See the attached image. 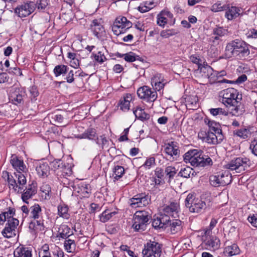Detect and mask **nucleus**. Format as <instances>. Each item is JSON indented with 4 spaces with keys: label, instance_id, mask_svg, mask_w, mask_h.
I'll return each instance as SVG.
<instances>
[{
    "label": "nucleus",
    "instance_id": "44",
    "mask_svg": "<svg viewBox=\"0 0 257 257\" xmlns=\"http://www.w3.org/2000/svg\"><path fill=\"white\" fill-rule=\"evenodd\" d=\"M24 173L22 172H19L15 173L14 174L16 178H17V184H18V186L22 187L23 190L24 189V186L27 182L26 178Z\"/></svg>",
    "mask_w": 257,
    "mask_h": 257
},
{
    "label": "nucleus",
    "instance_id": "26",
    "mask_svg": "<svg viewBox=\"0 0 257 257\" xmlns=\"http://www.w3.org/2000/svg\"><path fill=\"white\" fill-rule=\"evenodd\" d=\"M14 257H32V249L28 247H18L14 252Z\"/></svg>",
    "mask_w": 257,
    "mask_h": 257
},
{
    "label": "nucleus",
    "instance_id": "39",
    "mask_svg": "<svg viewBox=\"0 0 257 257\" xmlns=\"http://www.w3.org/2000/svg\"><path fill=\"white\" fill-rule=\"evenodd\" d=\"M176 173L177 170L174 167L172 166H167L165 170V174L166 175L165 178L168 179V182H170Z\"/></svg>",
    "mask_w": 257,
    "mask_h": 257
},
{
    "label": "nucleus",
    "instance_id": "62",
    "mask_svg": "<svg viewBox=\"0 0 257 257\" xmlns=\"http://www.w3.org/2000/svg\"><path fill=\"white\" fill-rule=\"evenodd\" d=\"M137 57L138 56H136L135 53L132 52H130L129 53H125L124 60L126 62H132L135 61L137 60Z\"/></svg>",
    "mask_w": 257,
    "mask_h": 257
},
{
    "label": "nucleus",
    "instance_id": "20",
    "mask_svg": "<svg viewBox=\"0 0 257 257\" xmlns=\"http://www.w3.org/2000/svg\"><path fill=\"white\" fill-rule=\"evenodd\" d=\"M173 19V15L168 10L162 11L157 16V24L160 26L164 27L169 21Z\"/></svg>",
    "mask_w": 257,
    "mask_h": 257
},
{
    "label": "nucleus",
    "instance_id": "57",
    "mask_svg": "<svg viewBox=\"0 0 257 257\" xmlns=\"http://www.w3.org/2000/svg\"><path fill=\"white\" fill-rule=\"evenodd\" d=\"M177 32L174 29L163 30L161 32L160 36L164 38H168L171 36L175 35Z\"/></svg>",
    "mask_w": 257,
    "mask_h": 257
},
{
    "label": "nucleus",
    "instance_id": "6",
    "mask_svg": "<svg viewBox=\"0 0 257 257\" xmlns=\"http://www.w3.org/2000/svg\"><path fill=\"white\" fill-rule=\"evenodd\" d=\"M250 161L247 158L238 157L231 160L225 165V167L230 170H235L237 173H241L250 166Z\"/></svg>",
    "mask_w": 257,
    "mask_h": 257
},
{
    "label": "nucleus",
    "instance_id": "54",
    "mask_svg": "<svg viewBox=\"0 0 257 257\" xmlns=\"http://www.w3.org/2000/svg\"><path fill=\"white\" fill-rule=\"evenodd\" d=\"M95 142L101 149H103L105 147H107L108 146V141L104 135L100 136V138L97 137Z\"/></svg>",
    "mask_w": 257,
    "mask_h": 257
},
{
    "label": "nucleus",
    "instance_id": "30",
    "mask_svg": "<svg viewBox=\"0 0 257 257\" xmlns=\"http://www.w3.org/2000/svg\"><path fill=\"white\" fill-rule=\"evenodd\" d=\"M205 123L208 125L209 131L208 132H212L216 134H222V130L220 128L219 123L214 120H211L208 118L204 119Z\"/></svg>",
    "mask_w": 257,
    "mask_h": 257
},
{
    "label": "nucleus",
    "instance_id": "42",
    "mask_svg": "<svg viewBox=\"0 0 257 257\" xmlns=\"http://www.w3.org/2000/svg\"><path fill=\"white\" fill-rule=\"evenodd\" d=\"M194 171L190 167H185L181 168L178 173V175L183 178H188L190 177V175H193Z\"/></svg>",
    "mask_w": 257,
    "mask_h": 257
},
{
    "label": "nucleus",
    "instance_id": "9",
    "mask_svg": "<svg viewBox=\"0 0 257 257\" xmlns=\"http://www.w3.org/2000/svg\"><path fill=\"white\" fill-rule=\"evenodd\" d=\"M132 27V23L124 17H119L116 18L112 26V30L116 35L124 33Z\"/></svg>",
    "mask_w": 257,
    "mask_h": 257
},
{
    "label": "nucleus",
    "instance_id": "47",
    "mask_svg": "<svg viewBox=\"0 0 257 257\" xmlns=\"http://www.w3.org/2000/svg\"><path fill=\"white\" fill-rule=\"evenodd\" d=\"M209 111L212 115L218 117L221 116H227L228 114V112L222 108H211Z\"/></svg>",
    "mask_w": 257,
    "mask_h": 257
},
{
    "label": "nucleus",
    "instance_id": "27",
    "mask_svg": "<svg viewBox=\"0 0 257 257\" xmlns=\"http://www.w3.org/2000/svg\"><path fill=\"white\" fill-rule=\"evenodd\" d=\"M73 234L70 228L66 224H61L58 228L57 237L66 239Z\"/></svg>",
    "mask_w": 257,
    "mask_h": 257
},
{
    "label": "nucleus",
    "instance_id": "10",
    "mask_svg": "<svg viewBox=\"0 0 257 257\" xmlns=\"http://www.w3.org/2000/svg\"><path fill=\"white\" fill-rule=\"evenodd\" d=\"M164 152L168 160H177L180 156V151L176 142L171 141L165 144Z\"/></svg>",
    "mask_w": 257,
    "mask_h": 257
},
{
    "label": "nucleus",
    "instance_id": "64",
    "mask_svg": "<svg viewBox=\"0 0 257 257\" xmlns=\"http://www.w3.org/2000/svg\"><path fill=\"white\" fill-rule=\"evenodd\" d=\"M249 149L253 155L257 156V140H254L251 142Z\"/></svg>",
    "mask_w": 257,
    "mask_h": 257
},
{
    "label": "nucleus",
    "instance_id": "34",
    "mask_svg": "<svg viewBox=\"0 0 257 257\" xmlns=\"http://www.w3.org/2000/svg\"><path fill=\"white\" fill-rule=\"evenodd\" d=\"M208 81L210 83H231V81L227 80L226 79H223L222 80H219L217 71H214L212 69V72L210 73L209 74L208 77H207Z\"/></svg>",
    "mask_w": 257,
    "mask_h": 257
},
{
    "label": "nucleus",
    "instance_id": "7",
    "mask_svg": "<svg viewBox=\"0 0 257 257\" xmlns=\"http://www.w3.org/2000/svg\"><path fill=\"white\" fill-rule=\"evenodd\" d=\"M210 183L214 187L224 186L231 182V176L228 172H219L210 177Z\"/></svg>",
    "mask_w": 257,
    "mask_h": 257
},
{
    "label": "nucleus",
    "instance_id": "14",
    "mask_svg": "<svg viewBox=\"0 0 257 257\" xmlns=\"http://www.w3.org/2000/svg\"><path fill=\"white\" fill-rule=\"evenodd\" d=\"M171 220L170 217L162 211L158 216L153 219L152 226L155 228H166Z\"/></svg>",
    "mask_w": 257,
    "mask_h": 257
},
{
    "label": "nucleus",
    "instance_id": "50",
    "mask_svg": "<svg viewBox=\"0 0 257 257\" xmlns=\"http://www.w3.org/2000/svg\"><path fill=\"white\" fill-rule=\"evenodd\" d=\"M124 173V169L123 167L117 165L113 168L112 176L114 179L118 180L122 176Z\"/></svg>",
    "mask_w": 257,
    "mask_h": 257
},
{
    "label": "nucleus",
    "instance_id": "48",
    "mask_svg": "<svg viewBox=\"0 0 257 257\" xmlns=\"http://www.w3.org/2000/svg\"><path fill=\"white\" fill-rule=\"evenodd\" d=\"M13 176L10 178L9 180H7L9 185L10 188H11L14 190V191L18 193H22L23 190L22 187H19L18 184H17L16 179L13 178Z\"/></svg>",
    "mask_w": 257,
    "mask_h": 257
},
{
    "label": "nucleus",
    "instance_id": "51",
    "mask_svg": "<svg viewBox=\"0 0 257 257\" xmlns=\"http://www.w3.org/2000/svg\"><path fill=\"white\" fill-rule=\"evenodd\" d=\"M67 72V66L64 65H59L55 66L54 69V73L56 76H59Z\"/></svg>",
    "mask_w": 257,
    "mask_h": 257
},
{
    "label": "nucleus",
    "instance_id": "15",
    "mask_svg": "<svg viewBox=\"0 0 257 257\" xmlns=\"http://www.w3.org/2000/svg\"><path fill=\"white\" fill-rule=\"evenodd\" d=\"M162 211L170 217H178L180 211L179 204L177 202H170L169 204H166L163 206Z\"/></svg>",
    "mask_w": 257,
    "mask_h": 257
},
{
    "label": "nucleus",
    "instance_id": "46",
    "mask_svg": "<svg viewBox=\"0 0 257 257\" xmlns=\"http://www.w3.org/2000/svg\"><path fill=\"white\" fill-rule=\"evenodd\" d=\"M198 102V99L196 95H190L187 98L186 105L190 109H194V107H197Z\"/></svg>",
    "mask_w": 257,
    "mask_h": 257
},
{
    "label": "nucleus",
    "instance_id": "19",
    "mask_svg": "<svg viewBox=\"0 0 257 257\" xmlns=\"http://www.w3.org/2000/svg\"><path fill=\"white\" fill-rule=\"evenodd\" d=\"M167 83L164 76L160 73L156 74L151 79V84L156 91L163 89Z\"/></svg>",
    "mask_w": 257,
    "mask_h": 257
},
{
    "label": "nucleus",
    "instance_id": "16",
    "mask_svg": "<svg viewBox=\"0 0 257 257\" xmlns=\"http://www.w3.org/2000/svg\"><path fill=\"white\" fill-rule=\"evenodd\" d=\"M34 4L31 2L28 4H24L20 6L17 7L15 12L19 17H26L30 15L34 10Z\"/></svg>",
    "mask_w": 257,
    "mask_h": 257
},
{
    "label": "nucleus",
    "instance_id": "63",
    "mask_svg": "<svg viewBox=\"0 0 257 257\" xmlns=\"http://www.w3.org/2000/svg\"><path fill=\"white\" fill-rule=\"evenodd\" d=\"M43 249L39 253V257H52L51 253L49 251V247L44 246Z\"/></svg>",
    "mask_w": 257,
    "mask_h": 257
},
{
    "label": "nucleus",
    "instance_id": "29",
    "mask_svg": "<svg viewBox=\"0 0 257 257\" xmlns=\"http://www.w3.org/2000/svg\"><path fill=\"white\" fill-rule=\"evenodd\" d=\"M132 99L133 96L131 94H125L123 98H122L119 101V105L120 109L124 111L129 110L130 102Z\"/></svg>",
    "mask_w": 257,
    "mask_h": 257
},
{
    "label": "nucleus",
    "instance_id": "61",
    "mask_svg": "<svg viewBox=\"0 0 257 257\" xmlns=\"http://www.w3.org/2000/svg\"><path fill=\"white\" fill-rule=\"evenodd\" d=\"M190 61L198 65V68L202 66V60L197 54L192 55L190 57Z\"/></svg>",
    "mask_w": 257,
    "mask_h": 257
},
{
    "label": "nucleus",
    "instance_id": "37",
    "mask_svg": "<svg viewBox=\"0 0 257 257\" xmlns=\"http://www.w3.org/2000/svg\"><path fill=\"white\" fill-rule=\"evenodd\" d=\"M233 134L234 136L239 137L241 139H246L249 137L250 132L248 128L243 127L234 130Z\"/></svg>",
    "mask_w": 257,
    "mask_h": 257
},
{
    "label": "nucleus",
    "instance_id": "24",
    "mask_svg": "<svg viewBox=\"0 0 257 257\" xmlns=\"http://www.w3.org/2000/svg\"><path fill=\"white\" fill-rule=\"evenodd\" d=\"M49 117L51 123H55L57 126H65L68 124V121L62 114L52 113Z\"/></svg>",
    "mask_w": 257,
    "mask_h": 257
},
{
    "label": "nucleus",
    "instance_id": "41",
    "mask_svg": "<svg viewBox=\"0 0 257 257\" xmlns=\"http://www.w3.org/2000/svg\"><path fill=\"white\" fill-rule=\"evenodd\" d=\"M58 214L59 216L68 219L69 218L70 215L68 213V208L67 206L59 205L58 206Z\"/></svg>",
    "mask_w": 257,
    "mask_h": 257
},
{
    "label": "nucleus",
    "instance_id": "52",
    "mask_svg": "<svg viewBox=\"0 0 257 257\" xmlns=\"http://www.w3.org/2000/svg\"><path fill=\"white\" fill-rule=\"evenodd\" d=\"M200 69V72L201 74V76L204 78H207L209 74L212 72V68L208 65L205 66H201Z\"/></svg>",
    "mask_w": 257,
    "mask_h": 257
},
{
    "label": "nucleus",
    "instance_id": "3",
    "mask_svg": "<svg viewBox=\"0 0 257 257\" xmlns=\"http://www.w3.org/2000/svg\"><path fill=\"white\" fill-rule=\"evenodd\" d=\"M184 160L186 163H190L192 166L204 167L211 166L213 164L211 159L204 154L202 152L197 150H190L184 155Z\"/></svg>",
    "mask_w": 257,
    "mask_h": 257
},
{
    "label": "nucleus",
    "instance_id": "1",
    "mask_svg": "<svg viewBox=\"0 0 257 257\" xmlns=\"http://www.w3.org/2000/svg\"><path fill=\"white\" fill-rule=\"evenodd\" d=\"M249 45L244 41L236 39L226 44L225 49V57L230 58L245 59L250 54Z\"/></svg>",
    "mask_w": 257,
    "mask_h": 257
},
{
    "label": "nucleus",
    "instance_id": "17",
    "mask_svg": "<svg viewBox=\"0 0 257 257\" xmlns=\"http://www.w3.org/2000/svg\"><path fill=\"white\" fill-rule=\"evenodd\" d=\"M202 141L208 144L215 145L221 143L224 139L222 134H216L212 132L205 133V136L201 138Z\"/></svg>",
    "mask_w": 257,
    "mask_h": 257
},
{
    "label": "nucleus",
    "instance_id": "13",
    "mask_svg": "<svg viewBox=\"0 0 257 257\" xmlns=\"http://www.w3.org/2000/svg\"><path fill=\"white\" fill-rule=\"evenodd\" d=\"M19 221L14 217L9 218L2 233L6 238H10L16 235V229L19 225Z\"/></svg>",
    "mask_w": 257,
    "mask_h": 257
},
{
    "label": "nucleus",
    "instance_id": "60",
    "mask_svg": "<svg viewBox=\"0 0 257 257\" xmlns=\"http://www.w3.org/2000/svg\"><path fill=\"white\" fill-rule=\"evenodd\" d=\"M30 93V97L32 101H35L37 99V97L39 95V92L36 86H32L30 87L29 90Z\"/></svg>",
    "mask_w": 257,
    "mask_h": 257
},
{
    "label": "nucleus",
    "instance_id": "11",
    "mask_svg": "<svg viewBox=\"0 0 257 257\" xmlns=\"http://www.w3.org/2000/svg\"><path fill=\"white\" fill-rule=\"evenodd\" d=\"M137 94L140 98L147 102H154L158 97L156 91L146 85L141 87L138 89Z\"/></svg>",
    "mask_w": 257,
    "mask_h": 257
},
{
    "label": "nucleus",
    "instance_id": "45",
    "mask_svg": "<svg viewBox=\"0 0 257 257\" xmlns=\"http://www.w3.org/2000/svg\"><path fill=\"white\" fill-rule=\"evenodd\" d=\"M227 30L221 27H216L213 30V34L216 35L214 38V40H218L219 37H222L226 34Z\"/></svg>",
    "mask_w": 257,
    "mask_h": 257
},
{
    "label": "nucleus",
    "instance_id": "59",
    "mask_svg": "<svg viewBox=\"0 0 257 257\" xmlns=\"http://www.w3.org/2000/svg\"><path fill=\"white\" fill-rule=\"evenodd\" d=\"M60 169L63 176H70L72 174L71 166L69 164H63Z\"/></svg>",
    "mask_w": 257,
    "mask_h": 257
},
{
    "label": "nucleus",
    "instance_id": "33",
    "mask_svg": "<svg viewBox=\"0 0 257 257\" xmlns=\"http://www.w3.org/2000/svg\"><path fill=\"white\" fill-rule=\"evenodd\" d=\"M225 17L228 20H231L237 18L240 14V10L239 8L232 6L228 7L226 10Z\"/></svg>",
    "mask_w": 257,
    "mask_h": 257
},
{
    "label": "nucleus",
    "instance_id": "28",
    "mask_svg": "<svg viewBox=\"0 0 257 257\" xmlns=\"http://www.w3.org/2000/svg\"><path fill=\"white\" fill-rule=\"evenodd\" d=\"M168 227H169L171 234H176L182 230V222L179 219H172L170 222Z\"/></svg>",
    "mask_w": 257,
    "mask_h": 257
},
{
    "label": "nucleus",
    "instance_id": "12",
    "mask_svg": "<svg viewBox=\"0 0 257 257\" xmlns=\"http://www.w3.org/2000/svg\"><path fill=\"white\" fill-rule=\"evenodd\" d=\"M150 199L145 193H140L135 195L128 201L130 205L134 208L142 207L149 204Z\"/></svg>",
    "mask_w": 257,
    "mask_h": 257
},
{
    "label": "nucleus",
    "instance_id": "53",
    "mask_svg": "<svg viewBox=\"0 0 257 257\" xmlns=\"http://www.w3.org/2000/svg\"><path fill=\"white\" fill-rule=\"evenodd\" d=\"M116 214L115 211L109 212L108 211H103L100 216V220L102 222H105L112 217L113 215Z\"/></svg>",
    "mask_w": 257,
    "mask_h": 257
},
{
    "label": "nucleus",
    "instance_id": "22",
    "mask_svg": "<svg viewBox=\"0 0 257 257\" xmlns=\"http://www.w3.org/2000/svg\"><path fill=\"white\" fill-rule=\"evenodd\" d=\"M36 171L40 177H47L50 172V167L47 162L40 161L37 164Z\"/></svg>",
    "mask_w": 257,
    "mask_h": 257
},
{
    "label": "nucleus",
    "instance_id": "38",
    "mask_svg": "<svg viewBox=\"0 0 257 257\" xmlns=\"http://www.w3.org/2000/svg\"><path fill=\"white\" fill-rule=\"evenodd\" d=\"M29 228L34 231H38L44 230L43 220L40 218L39 219H34L29 224Z\"/></svg>",
    "mask_w": 257,
    "mask_h": 257
},
{
    "label": "nucleus",
    "instance_id": "35",
    "mask_svg": "<svg viewBox=\"0 0 257 257\" xmlns=\"http://www.w3.org/2000/svg\"><path fill=\"white\" fill-rule=\"evenodd\" d=\"M30 217L34 219H39L42 218V209L40 206L38 204L30 207Z\"/></svg>",
    "mask_w": 257,
    "mask_h": 257
},
{
    "label": "nucleus",
    "instance_id": "2",
    "mask_svg": "<svg viewBox=\"0 0 257 257\" xmlns=\"http://www.w3.org/2000/svg\"><path fill=\"white\" fill-rule=\"evenodd\" d=\"M222 98L221 102L226 107H231L234 115H240L244 110L241 107L240 102L242 99V95L239 94L237 90L233 88H228L221 91Z\"/></svg>",
    "mask_w": 257,
    "mask_h": 257
},
{
    "label": "nucleus",
    "instance_id": "40",
    "mask_svg": "<svg viewBox=\"0 0 257 257\" xmlns=\"http://www.w3.org/2000/svg\"><path fill=\"white\" fill-rule=\"evenodd\" d=\"M224 252L226 255L232 256L238 254L239 253V249L236 244H233L226 247Z\"/></svg>",
    "mask_w": 257,
    "mask_h": 257
},
{
    "label": "nucleus",
    "instance_id": "23",
    "mask_svg": "<svg viewBox=\"0 0 257 257\" xmlns=\"http://www.w3.org/2000/svg\"><path fill=\"white\" fill-rule=\"evenodd\" d=\"M98 20L92 21L90 25L93 34L98 39H101L104 33V29Z\"/></svg>",
    "mask_w": 257,
    "mask_h": 257
},
{
    "label": "nucleus",
    "instance_id": "31",
    "mask_svg": "<svg viewBox=\"0 0 257 257\" xmlns=\"http://www.w3.org/2000/svg\"><path fill=\"white\" fill-rule=\"evenodd\" d=\"M219 240L215 236L207 238L204 241L205 246L209 249H215L219 247Z\"/></svg>",
    "mask_w": 257,
    "mask_h": 257
},
{
    "label": "nucleus",
    "instance_id": "58",
    "mask_svg": "<svg viewBox=\"0 0 257 257\" xmlns=\"http://www.w3.org/2000/svg\"><path fill=\"white\" fill-rule=\"evenodd\" d=\"M51 253L53 257H64L63 250L59 247L56 245L52 248Z\"/></svg>",
    "mask_w": 257,
    "mask_h": 257
},
{
    "label": "nucleus",
    "instance_id": "56",
    "mask_svg": "<svg viewBox=\"0 0 257 257\" xmlns=\"http://www.w3.org/2000/svg\"><path fill=\"white\" fill-rule=\"evenodd\" d=\"M92 57L96 62L99 63H102L106 59L104 54L101 51L98 52L96 54L92 53L91 57Z\"/></svg>",
    "mask_w": 257,
    "mask_h": 257
},
{
    "label": "nucleus",
    "instance_id": "8",
    "mask_svg": "<svg viewBox=\"0 0 257 257\" xmlns=\"http://www.w3.org/2000/svg\"><path fill=\"white\" fill-rule=\"evenodd\" d=\"M161 253V245L155 241L148 242L142 251L143 257H160Z\"/></svg>",
    "mask_w": 257,
    "mask_h": 257
},
{
    "label": "nucleus",
    "instance_id": "4",
    "mask_svg": "<svg viewBox=\"0 0 257 257\" xmlns=\"http://www.w3.org/2000/svg\"><path fill=\"white\" fill-rule=\"evenodd\" d=\"M150 219L149 213L145 210L137 211L133 217V228L137 231H144Z\"/></svg>",
    "mask_w": 257,
    "mask_h": 257
},
{
    "label": "nucleus",
    "instance_id": "32",
    "mask_svg": "<svg viewBox=\"0 0 257 257\" xmlns=\"http://www.w3.org/2000/svg\"><path fill=\"white\" fill-rule=\"evenodd\" d=\"M24 191V193L22 194V199L26 203H28L27 200L36 194L37 192L35 186L31 185H29L28 187L26 188V190Z\"/></svg>",
    "mask_w": 257,
    "mask_h": 257
},
{
    "label": "nucleus",
    "instance_id": "18",
    "mask_svg": "<svg viewBox=\"0 0 257 257\" xmlns=\"http://www.w3.org/2000/svg\"><path fill=\"white\" fill-rule=\"evenodd\" d=\"M25 92L19 88L12 89L10 93L9 99L15 104L18 105L23 102Z\"/></svg>",
    "mask_w": 257,
    "mask_h": 257
},
{
    "label": "nucleus",
    "instance_id": "55",
    "mask_svg": "<svg viewBox=\"0 0 257 257\" xmlns=\"http://www.w3.org/2000/svg\"><path fill=\"white\" fill-rule=\"evenodd\" d=\"M80 189L84 197H88L89 194L91 193V189L88 184H81Z\"/></svg>",
    "mask_w": 257,
    "mask_h": 257
},
{
    "label": "nucleus",
    "instance_id": "43",
    "mask_svg": "<svg viewBox=\"0 0 257 257\" xmlns=\"http://www.w3.org/2000/svg\"><path fill=\"white\" fill-rule=\"evenodd\" d=\"M228 5L222 4L220 1L214 4L211 7L210 10L214 13L219 12L226 10Z\"/></svg>",
    "mask_w": 257,
    "mask_h": 257
},
{
    "label": "nucleus",
    "instance_id": "36",
    "mask_svg": "<svg viewBox=\"0 0 257 257\" xmlns=\"http://www.w3.org/2000/svg\"><path fill=\"white\" fill-rule=\"evenodd\" d=\"M133 113L137 118L142 121L148 120L150 118V115L146 113L144 109L140 107H137L136 109L133 110Z\"/></svg>",
    "mask_w": 257,
    "mask_h": 257
},
{
    "label": "nucleus",
    "instance_id": "21",
    "mask_svg": "<svg viewBox=\"0 0 257 257\" xmlns=\"http://www.w3.org/2000/svg\"><path fill=\"white\" fill-rule=\"evenodd\" d=\"M10 162L13 167L17 172H22L23 173H27L28 171V168L24 164L23 160L20 159L16 155H13L12 156Z\"/></svg>",
    "mask_w": 257,
    "mask_h": 257
},
{
    "label": "nucleus",
    "instance_id": "25",
    "mask_svg": "<svg viewBox=\"0 0 257 257\" xmlns=\"http://www.w3.org/2000/svg\"><path fill=\"white\" fill-rule=\"evenodd\" d=\"M75 137L77 139H87L90 140H94L96 141L97 136L96 131L93 128H88L85 132L80 135H75Z\"/></svg>",
    "mask_w": 257,
    "mask_h": 257
},
{
    "label": "nucleus",
    "instance_id": "49",
    "mask_svg": "<svg viewBox=\"0 0 257 257\" xmlns=\"http://www.w3.org/2000/svg\"><path fill=\"white\" fill-rule=\"evenodd\" d=\"M65 249L68 252H73L75 250L76 244L74 240L68 239L64 242Z\"/></svg>",
    "mask_w": 257,
    "mask_h": 257
},
{
    "label": "nucleus",
    "instance_id": "5",
    "mask_svg": "<svg viewBox=\"0 0 257 257\" xmlns=\"http://www.w3.org/2000/svg\"><path fill=\"white\" fill-rule=\"evenodd\" d=\"M185 206L190 212L199 213L206 208V203L201 200L196 198L194 194L189 193L185 200Z\"/></svg>",
    "mask_w": 257,
    "mask_h": 257
}]
</instances>
